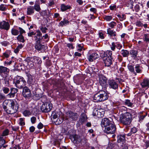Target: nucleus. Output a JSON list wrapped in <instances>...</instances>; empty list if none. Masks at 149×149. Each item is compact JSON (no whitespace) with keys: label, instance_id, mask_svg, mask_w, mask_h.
<instances>
[{"label":"nucleus","instance_id":"f257e3e1","mask_svg":"<svg viewBox=\"0 0 149 149\" xmlns=\"http://www.w3.org/2000/svg\"><path fill=\"white\" fill-rule=\"evenodd\" d=\"M6 106L4 105L3 109L7 113L10 114H13L16 113L18 109V105L17 102L13 100H9L4 102Z\"/></svg>","mask_w":149,"mask_h":149},{"label":"nucleus","instance_id":"f03ea898","mask_svg":"<svg viewBox=\"0 0 149 149\" xmlns=\"http://www.w3.org/2000/svg\"><path fill=\"white\" fill-rule=\"evenodd\" d=\"M132 120V116L129 112H126L120 115V120L124 125H126L130 124Z\"/></svg>","mask_w":149,"mask_h":149},{"label":"nucleus","instance_id":"7ed1b4c3","mask_svg":"<svg viewBox=\"0 0 149 149\" xmlns=\"http://www.w3.org/2000/svg\"><path fill=\"white\" fill-rule=\"evenodd\" d=\"M108 97L107 94L105 91H102L101 93H98L94 95V101L95 102H102L107 100Z\"/></svg>","mask_w":149,"mask_h":149},{"label":"nucleus","instance_id":"20e7f679","mask_svg":"<svg viewBox=\"0 0 149 149\" xmlns=\"http://www.w3.org/2000/svg\"><path fill=\"white\" fill-rule=\"evenodd\" d=\"M52 108V105L50 102L43 103L41 107V109L43 112H48L51 111Z\"/></svg>","mask_w":149,"mask_h":149},{"label":"nucleus","instance_id":"39448f33","mask_svg":"<svg viewBox=\"0 0 149 149\" xmlns=\"http://www.w3.org/2000/svg\"><path fill=\"white\" fill-rule=\"evenodd\" d=\"M105 110L102 108H95L93 110V114L94 116H96L98 118L103 117L104 114Z\"/></svg>","mask_w":149,"mask_h":149},{"label":"nucleus","instance_id":"423d86ee","mask_svg":"<svg viewBox=\"0 0 149 149\" xmlns=\"http://www.w3.org/2000/svg\"><path fill=\"white\" fill-rule=\"evenodd\" d=\"M52 117L53 119V121L56 125L61 124L63 121V119L61 118H60L59 116H58V113L53 112Z\"/></svg>","mask_w":149,"mask_h":149},{"label":"nucleus","instance_id":"0eeeda50","mask_svg":"<svg viewBox=\"0 0 149 149\" xmlns=\"http://www.w3.org/2000/svg\"><path fill=\"white\" fill-rule=\"evenodd\" d=\"M16 87L18 88L21 89L23 88L26 84V82L24 78L20 77L18 79L15 81Z\"/></svg>","mask_w":149,"mask_h":149},{"label":"nucleus","instance_id":"6e6552de","mask_svg":"<svg viewBox=\"0 0 149 149\" xmlns=\"http://www.w3.org/2000/svg\"><path fill=\"white\" fill-rule=\"evenodd\" d=\"M108 129L107 130L105 128L104 132L108 134H113L115 132L116 127L114 125V123L111 121L108 125Z\"/></svg>","mask_w":149,"mask_h":149},{"label":"nucleus","instance_id":"1a4fd4ad","mask_svg":"<svg viewBox=\"0 0 149 149\" xmlns=\"http://www.w3.org/2000/svg\"><path fill=\"white\" fill-rule=\"evenodd\" d=\"M99 83L102 87L105 88L107 85V79L104 75L99 74L98 75Z\"/></svg>","mask_w":149,"mask_h":149},{"label":"nucleus","instance_id":"9d476101","mask_svg":"<svg viewBox=\"0 0 149 149\" xmlns=\"http://www.w3.org/2000/svg\"><path fill=\"white\" fill-rule=\"evenodd\" d=\"M66 116L67 119L74 121L77 120L78 115L77 113L69 111L66 113Z\"/></svg>","mask_w":149,"mask_h":149},{"label":"nucleus","instance_id":"9b49d317","mask_svg":"<svg viewBox=\"0 0 149 149\" xmlns=\"http://www.w3.org/2000/svg\"><path fill=\"white\" fill-rule=\"evenodd\" d=\"M22 94L25 98H29L30 97L31 94L29 88L26 86H25L23 88Z\"/></svg>","mask_w":149,"mask_h":149},{"label":"nucleus","instance_id":"f8f14e48","mask_svg":"<svg viewBox=\"0 0 149 149\" xmlns=\"http://www.w3.org/2000/svg\"><path fill=\"white\" fill-rule=\"evenodd\" d=\"M70 138L72 141L74 143H77L82 141V138L81 137L76 135H70Z\"/></svg>","mask_w":149,"mask_h":149},{"label":"nucleus","instance_id":"ddd939ff","mask_svg":"<svg viewBox=\"0 0 149 149\" xmlns=\"http://www.w3.org/2000/svg\"><path fill=\"white\" fill-rule=\"evenodd\" d=\"M10 27V25L8 22H6L4 21L0 22V29L8 30L9 29Z\"/></svg>","mask_w":149,"mask_h":149},{"label":"nucleus","instance_id":"4468645a","mask_svg":"<svg viewBox=\"0 0 149 149\" xmlns=\"http://www.w3.org/2000/svg\"><path fill=\"white\" fill-rule=\"evenodd\" d=\"M110 121L107 118H104L102 120L101 125L102 127H105L106 129H108V125L110 123Z\"/></svg>","mask_w":149,"mask_h":149},{"label":"nucleus","instance_id":"2eb2a0df","mask_svg":"<svg viewBox=\"0 0 149 149\" xmlns=\"http://www.w3.org/2000/svg\"><path fill=\"white\" fill-rule=\"evenodd\" d=\"M112 58L111 56L107 57V58H104L103 60L105 66L107 67L110 66L112 63Z\"/></svg>","mask_w":149,"mask_h":149},{"label":"nucleus","instance_id":"dca6fc26","mask_svg":"<svg viewBox=\"0 0 149 149\" xmlns=\"http://www.w3.org/2000/svg\"><path fill=\"white\" fill-rule=\"evenodd\" d=\"M109 84L110 88H111L116 90L118 88V84L114 80L110 81Z\"/></svg>","mask_w":149,"mask_h":149},{"label":"nucleus","instance_id":"f3484780","mask_svg":"<svg viewBox=\"0 0 149 149\" xmlns=\"http://www.w3.org/2000/svg\"><path fill=\"white\" fill-rule=\"evenodd\" d=\"M112 52L111 51L107 50L106 52H102V53L100 54V56L103 58H106L107 57L111 56Z\"/></svg>","mask_w":149,"mask_h":149},{"label":"nucleus","instance_id":"a211bd4d","mask_svg":"<svg viewBox=\"0 0 149 149\" xmlns=\"http://www.w3.org/2000/svg\"><path fill=\"white\" fill-rule=\"evenodd\" d=\"M27 76L28 77V83L30 84L33 85L35 82L34 77L28 74H27Z\"/></svg>","mask_w":149,"mask_h":149},{"label":"nucleus","instance_id":"6ab92c4d","mask_svg":"<svg viewBox=\"0 0 149 149\" xmlns=\"http://www.w3.org/2000/svg\"><path fill=\"white\" fill-rule=\"evenodd\" d=\"M98 55L96 53H93L89 55L88 59L89 61L91 62L93 61V60H95L98 58Z\"/></svg>","mask_w":149,"mask_h":149},{"label":"nucleus","instance_id":"aec40b11","mask_svg":"<svg viewBox=\"0 0 149 149\" xmlns=\"http://www.w3.org/2000/svg\"><path fill=\"white\" fill-rule=\"evenodd\" d=\"M35 47L38 51H44L45 49V46L41 44L40 43H36Z\"/></svg>","mask_w":149,"mask_h":149},{"label":"nucleus","instance_id":"412c9836","mask_svg":"<svg viewBox=\"0 0 149 149\" xmlns=\"http://www.w3.org/2000/svg\"><path fill=\"white\" fill-rule=\"evenodd\" d=\"M87 118L86 115L84 113L81 114L79 119L80 123L82 124H83L85 122L87 121Z\"/></svg>","mask_w":149,"mask_h":149},{"label":"nucleus","instance_id":"4be33fe9","mask_svg":"<svg viewBox=\"0 0 149 149\" xmlns=\"http://www.w3.org/2000/svg\"><path fill=\"white\" fill-rule=\"evenodd\" d=\"M130 54L131 57L133 59H135L137 57L138 52L135 50H131L130 51Z\"/></svg>","mask_w":149,"mask_h":149},{"label":"nucleus","instance_id":"5701e85b","mask_svg":"<svg viewBox=\"0 0 149 149\" xmlns=\"http://www.w3.org/2000/svg\"><path fill=\"white\" fill-rule=\"evenodd\" d=\"M39 59V58L36 56H34L33 57H28L26 59L27 61L29 63L30 62H32L33 63H36V61H37Z\"/></svg>","mask_w":149,"mask_h":149},{"label":"nucleus","instance_id":"b1692460","mask_svg":"<svg viewBox=\"0 0 149 149\" xmlns=\"http://www.w3.org/2000/svg\"><path fill=\"white\" fill-rule=\"evenodd\" d=\"M149 81L148 80H143L141 84L142 87L146 88L148 87Z\"/></svg>","mask_w":149,"mask_h":149},{"label":"nucleus","instance_id":"393cba45","mask_svg":"<svg viewBox=\"0 0 149 149\" xmlns=\"http://www.w3.org/2000/svg\"><path fill=\"white\" fill-rule=\"evenodd\" d=\"M9 70L7 68L3 66H0V74L5 73L8 72Z\"/></svg>","mask_w":149,"mask_h":149},{"label":"nucleus","instance_id":"a878e982","mask_svg":"<svg viewBox=\"0 0 149 149\" xmlns=\"http://www.w3.org/2000/svg\"><path fill=\"white\" fill-rule=\"evenodd\" d=\"M107 33L111 36H116V32L111 30V29L109 28L107 30Z\"/></svg>","mask_w":149,"mask_h":149},{"label":"nucleus","instance_id":"bb28decb","mask_svg":"<svg viewBox=\"0 0 149 149\" xmlns=\"http://www.w3.org/2000/svg\"><path fill=\"white\" fill-rule=\"evenodd\" d=\"M17 40L20 42H24L25 41L24 37L22 35L19 34L17 37Z\"/></svg>","mask_w":149,"mask_h":149},{"label":"nucleus","instance_id":"cd10ccee","mask_svg":"<svg viewBox=\"0 0 149 149\" xmlns=\"http://www.w3.org/2000/svg\"><path fill=\"white\" fill-rule=\"evenodd\" d=\"M125 135H120L118 136V141L119 142L123 141L125 139Z\"/></svg>","mask_w":149,"mask_h":149},{"label":"nucleus","instance_id":"c85d7f7f","mask_svg":"<svg viewBox=\"0 0 149 149\" xmlns=\"http://www.w3.org/2000/svg\"><path fill=\"white\" fill-rule=\"evenodd\" d=\"M121 54L124 57H127L129 54V53L127 50L123 49L121 50Z\"/></svg>","mask_w":149,"mask_h":149},{"label":"nucleus","instance_id":"c756f323","mask_svg":"<svg viewBox=\"0 0 149 149\" xmlns=\"http://www.w3.org/2000/svg\"><path fill=\"white\" fill-rule=\"evenodd\" d=\"M137 129L135 127H133L132 128L130 132L128 134L127 136H130L132 134H134L136 133L137 132Z\"/></svg>","mask_w":149,"mask_h":149},{"label":"nucleus","instance_id":"7c9ffc66","mask_svg":"<svg viewBox=\"0 0 149 149\" xmlns=\"http://www.w3.org/2000/svg\"><path fill=\"white\" fill-rule=\"evenodd\" d=\"M11 33L14 36H17L19 33V31L13 28L11 29Z\"/></svg>","mask_w":149,"mask_h":149},{"label":"nucleus","instance_id":"2f4dec72","mask_svg":"<svg viewBox=\"0 0 149 149\" xmlns=\"http://www.w3.org/2000/svg\"><path fill=\"white\" fill-rule=\"evenodd\" d=\"M71 8V6L70 5L66 6L64 4H62L61 6V9H69Z\"/></svg>","mask_w":149,"mask_h":149},{"label":"nucleus","instance_id":"473e14b6","mask_svg":"<svg viewBox=\"0 0 149 149\" xmlns=\"http://www.w3.org/2000/svg\"><path fill=\"white\" fill-rule=\"evenodd\" d=\"M128 68L130 72H133L135 75L136 74L134 71V68L133 67V66L131 65H128Z\"/></svg>","mask_w":149,"mask_h":149},{"label":"nucleus","instance_id":"72a5a7b5","mask_svg":"<svg viewBox=\"0 0 149 149\" xmlns=\"http://www.w3.org/2000/svg\"><path fill=\"white\" fill-rule=\"evenodd\" d=\"M40 3L39 1H36L35 4L34 8L35 9H40Z\"/></svg>","mask_w":149,"mask_h":149},{"label":"nucleus","instance_id":"f704fd0d","mask_svg":"<svg viewBox=\"0 0 149 149\" xmlns=\"http://www.w3.org/2000/svg\"><path fill=\"white\" fill-rule=\"evenodd\" d=\"M31 114V112L29 110H25L23 112V114L25 116L30 115Z\"/></svg>","mask_w":149,"mask_h":149},{"label":"nucleus","instance_id":"c9c22d12","mask_svg":"<svg viewBox=\"0 0 149 149\" xmlns=\"http://www.w3.org/2000/svg\"><path fill=\"white\" fill-rule=\"evenodd\" d=\"M35 33L36 35L34 37H42V34L39 30H37Z\"/></svg>","mask_w":149,"mask_h":149},{"label":"nucleus","instance_id":"e433bc0d","mask_svg":"<svg viewBox=\"0 0 149 149\" xmlns=\"http://www.w3.org/2000/svg\"><path fill=\"white\" fill-rule=\"evenodd\" d=\"M5 143V140L1 137L0 138V149L2 146Z\"/></svg>","mask_w":149,"mask_h":149},{"label":"nucleus","instance_id":"4c0bfd02","mask_svg":"<svg viewBox=\"0 0 149 149\" xmlns=\"http://www.w3.org/2000/svg\"><path fill=\"white\" fill-rule=\"evenodd\" d=\"M125 104L128 107H131L132 105V104L131 103L130 101L129 100H126L125 102Z\"/></svg>","mask_w":149,"mask_h":149},{"label":"nucleus","instance_id":"58836bf2","mask_svg":"<svg viewBox=\"0 0 149 149\" xmlns=\"http://www.w3.org/2000/svg\"><path fill=\"white\" fill-rule=\"evenodd\" d=\"M143 39L144 41L147 42H149V38H148V35L147 34H144Z\"/></svg>","mask_w":149,"mask_h":149},{"label":"nucleus","instance_id":"ea45409f","mask_svg":"<svg viewBox=\"0 0 149 149\" xmlns=\"http://www.w3.org/2000/svg\"><path fill=\"white\" fill-rule=\"evenodd\" d=\"M40 29L42 32L43 33H45L46 32V31L48 30L47 28L46 27L42 26L40 27Z\"/></svg>","mask_w":149,"mask_h":149},{"label":"nucleus","instance_id":"a19ab883","mask_svg":"<svg viewBox=\"0 0 149 149\" xmlns=\"http://www.w3.org/2000/svg\"><path fill=\"white\" fill-rule=\"evenodd\" d=\"M34 38H35V40L36 42V43H40L42 38H41L40 37H34Z\"/></svg>","mask_w":149,"mask_h":149},{"label":"nucleus","instance_id":"79ce46f5","mask_svg":"<svg viewBox=\"0 0 149 149\" xmlns=\"http://www.w3.org/2000/svg\"><path fill=\"white\" fill-rule=\"evenodd\" d=\"M2 90L4 93L5 94L8 93L9 91V89L8 88L6 87H3Z\"/></svg>","mask_w":149,"mask_h":149},{"label":"nucleus","instance_id":"37998d69","mask_svg":"<svg viewBox=\"0 0 149 149\" xmlns=\"http://www.w3.org/2000/svg\"><path fill=\"white\" fill-rule=\"evenodd\" d=\"M135 70L137 73H140L141 70L140 69V66L139 65H136L135 67Z\"/></svg>","mask_w":149,"mask_h":149},{"label":"nucleus","instance_id":"c03bdc74","mask_svg":"<svg viewBox=\"0 0 149 149\" xmlns=\"http://www.w3.org/2000/svg\"><path fill=\"white\" fill-rule=\"evenodd\" d=\"M19 124L21 126H23L25 125V122L24 119L22 118H20L19 119Z\"/></svg>","mask_w":149,"mask_h":149},{"label":"nucleus","instance_id":"a18cd8bd","mask_svg":"<svg viewBox=\"0 0 149 149\" xmlns=\"http://www.w3.org/2000/svg\"><path fill=\"white\" fill-rule=\"evenodd\" d=\"M5 99V95L2 93H0V102Z\"/></svg>","mask_w":149,"mask_h":149},{"label":"nucleus","instance_id":"49530a36","mask_svg":"<svg viewBox=\"0 0 149 149\" xmlns=\"http://www.w3.org/2000/svg\"><path fill=\"white\" fill-rule=\"evenodd\" d=\"M9 133V131L8 129H6V130L3 131L2 134V136H7L8 135Z\"/></svg>","mask_w":149,"mask_h":149},{"label":"nucleus","instance_id":"de8ad7c7","mask_svg":"<svg viewBox=\"0 0 149 149\" xmlns=\"http://www.w3.org/2000/svg\"><path fill=\"white\" fill-rule=\"evenodd\" d=\"M116 24V23L114 22H112L110 23L109 24V26L110 27L112 28H113Z\"/></svg>","mask_w":149,"mask_h":149},{"label":"nucleus","instance_id":"09e8293b","mask_svg":"<svg viewBox=\"0 0 149 149\" xmlns=\"http://www.w3.org/2000/svg\"><path fill=\"white\" fill-rule=\"evenodd\" d=\"M3 81L4 82V84L6 86H8L9 85V80L6 78H4Z\"/></svg>","mask_w":149,"mask_h":149},{"label":"nucleus","instance_id":"8fccbe9b","mask_svg":"<svg viewBox=\"0 0 149 149\" xmlns=\"http://www.w3.org/2000/svg\"><path fill=\"white\" fill-rule=\"evenodd\" d=\"M19 30V31L20 32V34L22 35L23 33H25V31L22 28L19 27L18 28Z\"/></svg>","mask_w":149,"mask_h":149},{"label":"nucleus","instance_id":"3c124183","mask_svg":"<svg viewBox=\"0 0 149 149\" xmlns=\"http://www.w3.org/2000/svg\"><path fill=\"white\" fill-rule=\"evenodd\" d=\"M36 120V118L35 117H32L31 118V121L32 124H34L35 123Z\"/></svg>","mask_w":149,"mask_h":149},{"label":"nucleus","instance_id":"603ef678","mask_svg":"<svg viewBox=\"0 0 149 149\" xmlns=\"http://www.w3.org/2000/svg\"><path fill=\"white\" fill-rule=\"evenodd\" d=\"M99 37L101 39H103L104 38L103 34L101 32H99L98 33Z\"/></svg>","mask_w":149,"mask_h":149},{"label":"nucleus","instance_id":"864d4df0","mask_svg":"<svg viewBox=\"0 0 149 149\" xmlns=\"http://www.w3.org/2000/svg\"><path fill=\"white\" fill-rule=\"evenodd\" d=\"M112 19L111 16H107L105 17V19L107 21H109Z\"/></svg>","mask_w":149,"mask_h":149},{"label":"nucleus","instance_id":"5fc2aeb1","mask_svg":"<svg viewBox=\"0 0 149 149\" xmlns=\"http://www.w3.org/2000/svg\"><path fill=\"white\" fill-rule=\"evenodd\" d=\"M116 45L113 42L112 43V45L111 47V49L112 50H114L115 49Z\"/></svg>","mask_w":149,"mask_h":149},{"label":"nucleus","instance_id":"6e6d98bb","mask_svg":"<svg viewBox=\"0 0 149 149\" xmlns=\"http://www.w3.org/2000/svg\"><path fill=\"white\" fill-rule=\"evenodd\" d=\"M77 2L80 5H82L83 2H85V1L83 0H77Z\"/></svg>","mask_w":149,"mask_h":149},{"label":"nucleus","instance_id":"4d7b16f0","mask_svg":"<svg viewBox=\"0 0 149 149\" xmlns=\"http://www.w3.org/2000/svg\"><path fill=\"white\" fill-rule=\"evenodd\" d=\"M27 13L28 15H30L34 13V11L33 10H27Z\"/></svg>","mask_w":149,"mask_h":149},{"label":"nucleus","instance_id":"13d9d810","mask_svg":"<svg viewBox=\"0 0 149 149\" xmlns=\"http://www.w3.org/2000/svg\"><path fill=\"white\" fill-rule=\"evenodd\" d=\"M35 130V128L33 126H32L29 128V131L31 132H33Z\"/></svg>","mask_w":149,"mask_h":149},{"label":"nucleus","instance_id":"bf43d9fd","mask_svg":"<svg viewBox=\"0 0 149 149\" xmlns=\"http://www.w3.org/2000/svg\"><path fill=\"white\" fill-rule=\"evenodd\" d=\"M43 127V125L41 123H39L37 126V127L39 129H41Z\"/></svg>","mask_w":149,"mask_h":149},{"label":"nucleus","instance_id":"052dcab7","mask_svg":"<svg viewBox=\"0 0 149 149\" xmlns=\"http://www.w3.org/2000/svg\"><path fill=\"white\" fill-rule=\"evenodd\" d=\"M11 92H12L13 91H14V93H11V94H14L15 93L17 92V90L16 88H11Z\"/></svg>","mask_w":149,"mask_h":149},{"label":"nucleus","instance_id":"680f3d73","mask_svg":"<svg viewBox=\"0 0 149 149\" xmlns=\"http://www.w3.org/2000/svg\"><path fill=\"white\" fill-rule=\"evenodd\" d=\"M63 21V22L64 25H65L69 24V22L68 21V20L66 19H64Z\"/></svg>","mask_w":149,"mask_h":149},{"label":"nucleus","instance_id":"e2e57ef3","mask_svg":"<svg viewBox=\"0 0 149 149\" xmlns=\"http://www.w3.org/2000/svg\"><path fill=\"white\" fill-rule=\"evenodd\" d=\"M67 46L70 49H73L74 48L72 44H68L67 45Z\"/></svg>","mask_w":149,"mask_h":149},{"label":"nucleus","instance_id":"0e129e2a","mask_svg":"<svg viewBox=\"0 0 149 149\" xmlns=\"http://www.w3.org/2000/svg\"><path fill=\"white\" fill-rule=\"evenodd\" d=\"M36 33H34L33 32H31L28 33L29 36H32L33 35H35Z\"/></svg>","mask_w":149,"mask_h":149},{"label":"nucleus","instance_id":"69168bd1","mask_svg":"<svg viewBox=\"0 0 149 149\" xmlns=\"http://www.w3.org/2000/svg\"><path fill=\"white\" fill-rule=\"evenodd\" d=\"M6 6L5 5L3 4H1L0 6V9H5Z\"/></svg>","mask_w":149,"mask_h":149},{"label":"nucleus","instance_id":"338daca9","mask_svg":"<svg viewBox=\"0 0 149 149\" xmlns=\"http://www.w3.org/2000/svg\"><path fill=\"white\" fill-rule=\"evenodd\" d=\"M54 3L53 1H51L49 2V3H48V5L49 6H51L52 5L54 4Z\"/></svg>","mask_w":149,"mask_h":149},{"label":"nucleus","instance_id":"774afa93","mask_svg":"<svg viewBox=\"0 0 149 149\" xmlns=\"http://www.w3.org/2000/svg\"><path fill=\"white\" fill-rule=\"evenodd\" d=\"M19 129V127H12V129L14 131H16L17 130H18Z\"/></svg>","mask_w":149,"mask_h":149}]
</instances>
